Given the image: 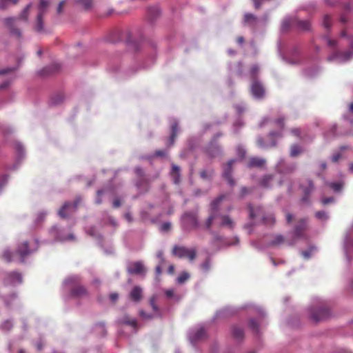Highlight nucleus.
<instances>
[{
	"instance_id": "13d9d810",
	"label": "nucleus",
	"mask_w": 353,
	"mask_h": 353,
	"mask_svg": "<svg viewBox=\"0 0 353 353\" xmlns=\"http://www.w3.org/2000/svg\"><path fill=\"white\" fill-rule=\"evenodd\" d=\"M249 326L256 333L259 332V325L254 319H251L249 321Z\"/></svg>"
},
{
	"instance_id": "423d86ee",
	"label": "nucleus",
	"mask_w": 353,
	"mask_h": 353,
	"mask_svg": "<svg viewBox=\"0 0 353 353\" xmlns=\"http://www.w3.org/2000/svg\"><path fill=\"white\" fill-rule=\"evenodd\" d=\"M172 254L179 259L188 258L190 261H193L196 256V250L195 248L175 245L172 248Z\"/></svg>"
},
{
	"instance_id": "b1692460",
	"label": "nucleus",
	"mask_w": 353,
	"mask_h": 353,
	"mask_svg": "<svg viewBox=\"0 0 353 353\" xmlns=\"http://www.w3.org/2000/svg\"><path fill=\"white\" fill-rule=\"evenodd\" d=\"M229 68L231 72L235 73L239 77H243L245 75L244 67L241 61L235 63H230Z\"/></svg>"
},
{
	"instance_id": "39448f33",
	"label": "nucleus",
	"mask_w": 353,
	"mask_h": 353,
	"mask_svg": "<svg viewBox=\"0 0 353 353\" xmlns=\"http://www.w3.org/2000/svg\"><path fill=\"white\" fill-rule=\"evenodd\" d=\"M181 227L184 230L190 231L198 228L199 221L196 212H186L181 217Z\"/></svg>"
},
{
	"instance_id": "7ed1b4c3",
	"label": "nucleus",
	"mask_w": 353,
	"mask_h": 353,
	"mask_svg": "<svg viewBox=\"0 0 353 353\" xmlns=\"http://www.w3.org/2000/svg\"><path fill=\"white\" fill-rule=\"evenodd\" d=\"M32 6V3H30L21 12L19 17H8L3 19V23L10 30V33L17 37H21V32L19 29L16 28V25L19 20H23L27 21L28 19L29 10Z\"/></svg>"
},
{
	"instance_id": "473e14b6",
	"label": "nucleus",
	"mask_w": 353,
	"mask_h": 353,
	"mask_svg": "<svg viewBox=\"0 0 353 353\" xmlns=\"http://www.w3.org/2000/svg\"><path fill=\"white\" fill-rule=\"evenodd\" d=\"M170 175L172 178L174 183L175 184H178L180 182L181 177L180 168L175 164H172Z\"/></svg>"
},
{
	"instance_id": "dca6fc26",
	"label": "nucleus",
	"mask_w": 353,
	"mask_h": 353,
	"mask_svg": "<svg viewBox=\"0 0 353 353\" xmlns=\"http://www.w3.org/2000/svg\"><path fill=\"white\" fill-rule=\"evenodd\" d=\"M218 226L220 228H226L230 230H233L235 227V222L228 214H220L218 218Z\"/></svg>"
},
{
	"instance_id": "412c9836",
	"label": "nucleus",
	"mask_w": 353,
	"mask_h": 353,
	"mask_svg": "<svg viewBox=\"0 0 353 353\" xmlns=\"http://www.w3.org/2000/svg\"><path fill=\"white\" fill-rule=\"evenodd\" d=\"M179 132V123L176 120H174L173 123L171 124V133L169 139L167 141V147L169 148L174 144L175 139L177 137V133Z\"/></svg>"
},
{
	"instance_id": "774afa93",
	"label": "nucleus",
	"mask_w": 353,
	"mask_h": 353,
	"mask_svg": "<svg viewBox=\"0 0 353 353\" xmlns=\"http://www.w3.org/2000/svg\"><path fill=\"white\" fill-rule=\"evenodd\" d=\"M232 312L230 311L229 308H225L219 312L216 313L217 316H226L228 314H232Z\"/></svg>"
},
{
	"instance_id": "e2e57ef3",
	"label": "nucleus",
	"mask_w": 353,
	"mask_h": 353,
	"mask_svg": "<svg viewBox=\"0 0 353 353\" xmlns=\"http://www.w3.org/2000/svg\"><path fill=\"white\" fill-rule=\"evenodd\" d=\"M323 39L326 41L327 46H330L332 48L335 47L336 45V41L332 40L330 38H328L327 36H325L323 37Z\"/></svg>"
},
{
	"instance_id": "cd10ccee",
	"label": "nucleus",
	"mask_w": 353,
	"mask_h": 353,
	"mask_svg": "<svg viewBox=\"0 0 353 353\" xmlns=\"http://www.w3.org/2000/svg\"><path fill=\"white\" fill-rule=\"evenodd\" d=\"M291 26L294 27V17H287L282 21L281 30L287 32Z\"/></svg>"
},
{
	"instance_id": "0eeeda50",
	"label": "nucleus",
	"mask_w": 353,
	"mask_h": 353,
	"mask_svg": "<svg viewBox=\"0 0 353 353\" xmlns=\"http://www.w3.org/2000/svg\"><path fill=\"white\" fill-rule=\"evenodd\" d=\"M249 209V216L250 218L252 219H254L259 216H262L263 221L265 224H273L275 222V219L274 215L270 214L268 216H263V212L262 208L261 207H257L254 208L252 205H248Z\"/></svg>"
},
{
	"instance_id": "49530a36",
	"label": "nucleus",
	"mask_w": 353,
	"mask_h": 353,
	"mask_svg": "<svg viewBox=\"0 0 353 353\" xmlns=\"http://www.w3.org/2000/svg\"><path fill=\"white\" fill-rule=\"evenodd\" d=\"M76 3L80 4L85 10H90L92 6V0H77Z\"/></svg>"
},
{
	"instance_id": "79ce46f5",
	"label": "nucleus",
	"mask_w": 353,
	"mask_h": 353,
	"mask_svg": "<svg viewBox=\"0 0 353 353\" xmlns=\"http://www.w3.org/2000/svg\"><path fill=\"white\" fill-rule=\"evenodd\" d=\"M326 185L332 188L335 192H339L343 189L344 183L343 181L327 182Z\"/></svg>"
},
{
	"instance_id": "393cba45",
	"label": "nucleus",
	"mask_w": 353,
	"mask_h": 353,
	"mask_svg": "<svg viewBox=\"0 0 353 353\" xmlns=\"http://www.w3.org/2000/svg\"><path fill=\"white\" fill-rule=\"evenodd\" d=\"M310 23L307 20H300L294 17V28L299 31H309L310 30Z\"/></svg>"
},
{
	"instance_id": "ddd939ff",
	"label": "nucleus",
	"mask_w": 353,
	"mask_h": 353,
	"mask_svg": "<svg viewBox=\"0 0 353 353\" xmlns=\"http://www.w3.org/2000/svg\"><path fill=\"white\" fill-rule=\"evenodd\" d=\"M205 336L206 331L202 326L191 330L188 334L189 340L192 345H195L199 341L205 339Z\"/></svg>"
},
{
	"instance_id": "3c124183",
	"label": "nucleus",
	"mask_w": 353,
	"mask_h": 353,
	"mask_svg": "<svg viewBox=\"0 0 353 353\" xmlns=\"http://www.w3.org/2000/svg\"><path fill=\"white\" fill-rule=\"evenodd\" d=\"M211 267V261L210 259H206L205 261L200 265L201 269L203 272H208Z\"/></svg>"
},
{
	"instance_id": "a18cd8bd",
	"label": "nucleus",
	"mask_w": 353,
	"mask_h": 353,
	"mask_svg": "<svg viewBox=\"0 0 353 353\" xmlns=\"http://www.w3.org/2000/svg\"><path fill=\"white\" fill-rule=\"evenodd\" d=\"M303 150L301 147H300L297 144H293L290 148V155L291 157H296L299 156L300 154H301Z\"/></svg>"
},
{
	"instance_id": "37998d69",
	"label": "nucleus",
	"mask_w": 353,
	"mask_h": 353,
	"mask_svg": "<svg viewBox=\"0 0 353 353\" xmlns=\"http://www.w3.org/2000/svg\"><path fill=\"white\" fill-rule=\"evenodd\" d=\"M137 176L139 178L137 185L141 186L143 181H145V173L141 167H137L134 170Z\"/></svg>"
},
{
	"instance_id": "a19ab883",
	"label": "nucleus",
	"mask_w": 353,
	"mask_h": 353,
	"mask_svg": "<svg viewBox=\"0 0 353 353\" xmlns=\"http://www.w3.org/2000/svg\"><path fill=\"white\" fill-rule=\"evenodd\" d=\"M274 179V176L272 174H266L263 176L260 181V185L263 188H269L272 181Z\"/></svg>"
},
{
	"instance_id": "20e7f679",
	"label": "nucleus",
	"mask_w": 353,
	"mask_h": 353,
	"mask_svg": "<svg viewBox=\"0 0 353 353\" xmlns=\"http://www.w3.org/2000/svg\"><path fill=\"white\" fill-rule=\"evenodd\" d=\"M224 198V195H220L211 201L209 208V216L205 221V228L206 230H211L213 222L221 214V203Z\"/></svg>"
},
{
	"instance_id": "864d4df0",
	"label": "nucleus",
	"mask_w": 353,
	"mask_h": 353,
	"mask_svg": "<svg viewBox=\"0 0 353 353\" xmlns=\"http://www.w3.org/2000/svg\"><path fill=\"white\" fill-rule=\"evenodd\" d=\"M316 217L321 221H327L329 218L327 214L325 211H319L315 214Z\"/></svg>"
},
{
	"instance_id": "c9c22d12",
	"label": "nucleus",
	"mask_w": 353,
	"mask_h": 353,
	"mask_svg": "<svg viewBox=\"0 0 353 353\" xmlns=\"http://www.w3.org/2000/svg\"><path fill=\"white\" fill-rule=\"evenodd\" d=\"M232 336L236 340H242L244 337V331L243 328L234 325L232 327Z\"/></svg>"
},
{
	"instance_id": "c03bdc74",
	"label": "nucleus",
	"mask_w": 353,
	"mask_h": 353,
	"mask_svg": "<svg viewBox=\"0 0 353 353\" xmlns=\"http://www.w3.org/2000/svg\"><path fill=\"white\" fill-rule=\"evenodd\" d=\"M337 129H338V127L336 124L333 125L329 132L327 133V137H339V136H343V135H346L347 133H345V132H337Z\"/></svg>"
},
{
	"instance_id": "a878e982",
	"label": "nucleus",
	"mask_w": 353,
	"mask_h": 353,
	"mask_svg": "<svg viewBox=\"0 0 353 353\" xmlns=\"http://www.w3.org/2000/svg\"><path fill=\"white\" fill-rule=\"evenodd\" d=\"M130 299L134 302H139L143 296V290L140 286H134L129 294Z\"/></svg>"
},
{
	"instance_id": "680f3d73",
	"label": "nucleus",
	"mask_w": 353,
	"mask_h": 353,
	"mask_svg": "<svg viewBox=\"0 0 353 353\" xmlns=\"http://www.w3.org/2000/svg\"><path fill=\"white\" fill-rule=\"evenodd\" d=\"M157 258L159 259V264L164 265L165 263V259L163 256V252L162 250H159L157 254Z\"/></svg>"
},
{
	"instance_id": "f257e3e1",
	"label": "nucleus",
	"mask_w": 353,
	"mask_h": 353,
	"mask_svg": "<svg viewBox=\"0 0 353 353\" xmlns=\"http://www.w3.org/2000/svg\"><path fill=\"white\" fill-rule=\"evenodd\" d=\"M284 121L285 118L283 117H281L275 120V123L279 127L280 130L270 132L268 134V141H265L264 139L261 136H259L256 139L257 145L262 149L276 147L277 145L276 139L280 138L283 135L282 131L285 126Z\"/></svg>"
},
{
	"instance_id": "72a5a7b5",
	"label": "nucleus",
	"mask_w": 353,
	"mask_h": 353,
	"mask_svg": "<svg viewBox=\"0 0 353 353\" xmlns=\"http://www.w3.org/2000/svg\"><path fill=\"white\" fill-rule=\"evenodd\" d=\"M43 14H38L37 15L34 30L39 33L44 32V23H43Z\"/></svg>"
},
{
	"instance_id": "58836bf2",
	"label": "nucleus",
	"mask_w": 353,
	"mask_h": 353,
	"mask_svg": "<svg viewBox=\"0 0 353 353\" xmlns=\"http://www.w3.org/2000/svg\"><path fill=\"white\" fill-rule=\"evenodd\" d=\"M18 295L16 292H12L8 295L3 297L5 305L7 307H10L12 303L17 299Z\"/></svg>"
},
{
	"instance_id": "9b49d317",
	"label": "nucleus",
	"mask_w": 353,
	"mask_h": 353,
	"mask_svg": "<svg viewBox=\"0 0 353 353\" xmlns=\"http://www.w3.org/2000/svg\"><path fill=\"white\" fill-rule=\"evenodd\" d=\"M22 281L21 274L16 271L6 272L3 279V283L5 285H14L21 283Z\"/></svg>"
},
{
	"instance_id": "4d7b16f0",
	"label": "nucleus",
	"mask_w": 353,
	"mask_h": 353,
	"mask_svg": "<svg viewBox=\"0 0 353 353\" xmlns=\"http://www.w3.org/2000/svg\"><path fill=\"white\" fill-rule=\"evenodd\" d=\"M139 315L143 320H151L154 317V314H148L143 310L139 311Z\"/></svg>"
},
{
	"instance_id": "9d476101",
	"label": "nucleus",
	"mask_w": 353,
	"mask_h": 353,
	"mask_svg": "<svg viewBox=\"0 0 353 353\" xmlns=\"http://www.w3.org/2000/svg\"><path fill=\"white\" fill-rule=\"evenodd\" d=\"M126 270L130 275L145 276L147 272L143 263L141 261L128 263Z\"/></svg>"
},
{
	"instance_id": "09e8293b",
	"label": "nucleus",
	"mask_w": 353,
	"mask_h": 353,
	"mask_svg": "<svg viewBox=\"0 0 353 353\" xmlns=\"http://www.w3.org/2000/svg\"><path fill=\"white\" fill-rule=\"evenodd\" d=\"M190 278V274L187 272H182L177 278L176 282L179 284L184 283Z\"/></svg>"
},
{
	"instance_id": "6ab92c4d",
	"label": "nucleus",
	"mask_w": 353,
	"mask_h": 353,
	"mask_svg": "<svg viewBox=\"0 0 353 353\" xmlns=\"http://www.w3.org/2000/svg\"><path fill=\"white\" fill-rule=\"evenodd\" d=\"M16 253L20 256V261L23 263L25 258L32 253L28 246V242L24 241L21 244L19 245Z\"/></svg>"
},
{
	"instance_id": "8fccbe9b",
	"label": "nucleus",
	"mask_w": 353,
	"mask_h": 353,
	"mask_svg": "<svg viewBox=\"0 0 353 353\" xmlns=\"http://www.w3.org/2000/svg\"><path fill=\"white\" fill-rule=\"evenodd\" d=\"M323 26L326 29H330L332 26V19L330 15L325 14L323 19Z\"/></svg>"
},
{
	"instance_id": "603ef678",
	"label": "nucleus",
	"mask_w": 353,
	"mask_h": 353,
	"mask_svg": "<svg viewBox=\"0 0 353 353\" xmlns=\"http://www.w3.org/2000/svg\"><path fill=\"white\" fill-rule=\"evenodd\" d=\"M284 241V237L281 235H276L274 239L270 242L271 245H278L283 243Z\"/></svg>"
},
{
	"instance_id": "4be33fe9",
	"label": "nucleus",
	"mask_w": 353,
	"mask_h": 353,
	"mask_svg": "<svg viewBox=\"0 0 353 353\" xmlns=\"http://www.w3.org/2000/svg\"><path fill=\"white\" fill-rule=\"evenodd\" d=\"M301 188L303 191L304 196L302 199L303 201H307L310 194L314 190V185L312 180H307L306 184H301Z\"/></svg>"
},
{
	"instance_id": "2f4dec72",
	"label": "nucleus",
	"mask_w": 353,
	"mask_h": 353,
	"mask_svg": "<svg viewBox=\"0 0 353 353\" xmlns=\"http://www.w3.org/2000/svg\"><path fill=\"white\" fill-rule=\"evenodd\" d=\"M60 67V65L58 63H52V65H48L44 68L43 70H41L40 74L41 75H48L53 74L57 72L59 70Z\"/></svg>"
},
{
	"instance_id": "4468645a",
	"label": "nucleus",
	"mask_w": 353,
	"mask_h": 353,
	"mask_svg": "<svg viewBox=\"0 0 353 353\" xmlns=\"http://www.w3.org/2000/svg\"><path fill=\"white\" fill-rule=\"evenodd\" d=\"M81 199L77 198L72 204L70 202H65L59 210V215L61 218H66L68 216V212L75 211Z\"/></svg>"
},
{
	"instance_id": "de8ad7c7",
	"label": "nucleus",
	"mask_w": 353,
	"mask_h": 353,
	"mask_svg": "<svg viewBox=\"0 0 353 353\" xmlns=\"http://www.w3.org/2000/svg\"><path fill=\"white\" fill-rule=\"evenodd\" d=\"M278 165H287V163H285L284 159H281L278 163ZM296 169V163H289V164H288V166L286 168V172H293Z\"/></svg>"
},
{
	"instance_id": "e433bc0d",
	"label": "nucleus",
	"mask_w": 353,
	"mask_h": 353,
	"mask_svg": "<svg viewBox=\"0 0 353 353\" xmlns=\"http://www.w3.org/2000/svg\"><path fill=\"white\" fill-rule=\"evenodd\" d=\"M148 17L150 21H153L160 15V10L157 6L150 7L148 10Z\"/></svg>"
},
{
	"instance_id": "c756f323",
	"label": "nucleus",
	"mask_w": 353,
	"mask_h": 353,
	"mask_svg": "<svg viewBox=\"0 0 353 353\" xmlns=\"http://www.w3.org/2000/svg\"><path fill=\"white\" fill-rule=\"evenodd\" d=\"M266 161L264 159L252 157L248 164L249 168H261L265 165Z\"/></svg>"
},
{
	"instance_id": "4c0bfd02",
	"label": "nucleus",
	"mask_w": 353,
	"mask_h": 353,
	"mask_svg": "<svg viewBox=\"0 0 353 353\" xmlns=\"http://www.w3.org/2000/svg\"><path fill=\"white\" fill-rule=\"evenodd\" d=\"M260 72V68L257 64H254L251 66L249 71V76L252 81L255 79H259V75Z\"/></svg>"
},
{
	"instance_id": "6e6d98bb",
	"label": "nucleus",
	"mask_w": 353,
	"mask_h": 353,
	"mask_svg": "<svg viewBox=\"0 0 353 353\" xmlns=\"http://www.w3.org/2000/svg\"><path fill=\"white\" fill-rule=\"evenodd\" d=\"M157 298L155 296H153L150 299V305L152 307V310L155 312H159V308L158 305L156 304Z\"/></svg>"
},
{
	"instance_id": "6e6552de",
	"label": "nucleus",
	"mask_w": 353,
	"mask_h": 353,
	"mask_svg": "<svg viewBox=\"0 0 353 353\" xmlns=\"http://www.w3.org/2000/svg\"><path fill=\"white\" fill-rule=\"evenodd\" d=\"M330 316V309L325 306L319 307L316 309L312 308L310 310V319L315 322L325 320Z\"/></svg>"
},
{
	"instance_id": "052dcab7",
	"label": "nucleus",
	"mask_w": 353,
	"mask_h": 353,
	"mask_svg": "<svg viewBox=\"0 0 353 353\" xmlns=\"http://www.w3.org/2000/svg\"><path fill=\"white\" fill-rule=\"evenodd\" d=\"M3 257L7 262L12 261V252L8 250H6L3 252Z\"/></svg>"
},
{
	"instance_id": "0e129e2a",
	"label": "nucleus",
	"mask_w": 353,
	"mask_h": 353,
	"mask_svg": "<svg viewBox=\"0 0 353 353\" xmlns=\"http://www.w3.org/2000/svg\"><path fill=\"white\" fill-rule=\"evenodd\" d=\"M170 228L171 223L170 222H165L161 225L160 229L162 232H167L170 229Z\"/></svg>"
},
{
	"instance_id": "c85d7f7f",
	"label": "nucleus",
	"mask_w": 353,
	"mask_h": 353,
	"mask_svg": "<svg viewBox=\"0 0 353 353\" xmlns=\"http://www.w3.org/2000/svg\"><path fill=\"white\" fill-rule=\"evenodd\" d=\"M214 175V170L212 168H208L200 172V177L205 181H211Z\"/></svg>"
},
{
	"instance_id": "a211bd4d",
	"label": "nucleus",
	"mask_w": 353,
	"mask_h": 353,
	"mask_svg": "<svg viewBox=\"0 0 353 353\" xmlns=\"http://www.w3.org/2000/svg\"><path fill=\"white\" fill-rule=\"evenodd\" d=\"M49 232L51 236L56 241H65L74 239V236L72 234H69L68 236H63L61 234V231L56 225L52 227Z\"/></svg>"
},
{
	"instance_id": "f8f14e48",
	"label": "nucleus",
	"mask_w": 353,
	"mask_h": 353,
	"mask_svg": "<svg viewBox=\"0 0 353 353\" xmlns=\"http://www.w3.org/2000/svg\"><path fill=\"white\" fill-rule=\"evenodd\" d=\"M236 162L235 159L230 160L225 165H223V177L228 181L230 186L235 185V181L232 178V165Z\"/></svg>"
},
{
	"instance_id": "5fc2aeb1",
	"label": "nucleus",
	"mask_w": 353,
	"mask_h": 353,
	"mask_svg": "<svg viewBox=\"0 0 353 353\" xmlns=\"http://www.w3.org/2000/svg\"><path fill=\"white\" fill-rule=\"evenodd\" d=\"M63 101V96L58 94L57 96L53 97L51 99L50 103H51V104L56 105L60 104Z\"/></svg>"
},
{
	"instance_id": "1a4fd4ad",
	"label": "nucleus",
	"mask_w": 353,
	"mask_h": 353,
	"mask_svg": "<svg viewBox=\"0 0 353 353\" xmlns=\"http://www.w3.org/2000/svg\"><path fill=\"white\" fill-rule=\"evenodd\" d=\"M250 92L252 97L256 99H262L265 95V88L259 79L252 81L250 85Z\"/></svg>"
},
{
	"instance_id": "f3484780",
	"label": "nucleus",
	"mask_w": 353,
	"mask_h": 353,
	"mask_svg": "<svg viewBox=\"0 0 353 353\" xmlns=\"http://www.w3.org/2000/svg\"><path fill=\"white\" fill-rule=\"evenodd\" d=\"M353 57V52L347 51L345 52H337L327 57L329 61H335L338 63H343L349 61Z\"/></svg>"
},
{
	"instance_id": "5701e85b",
	"label": "nucleus",
	"mask_w": 353,
	"mask_h": 353,
	"mask_svg": "<svg viewBox=\"0 0 353 353\" xmlns=\"http://www.w3.org/2000/svg\"><path fill=\"white\" fill-rule=\"evenodd\" d=\"M221 152V147L215 142L212 141L206 148V152L210 157L214 158Z\"/></svg>"
},
{
	"instance_id": "bf43d9fd",
	"label": "nucleus",
	"mask_w": 353,
	"mask_h": 353,
	"mask_svg": "<svg viewBox=\"0 0 353 353\" xmlns=\"http://www.w3.org/2000/svg\"><path fill=\"white\" fill-rule=\"evenodd\" d=\"M9 1L12 2V4H16L18 2L17 0H0V9L7 8Z\"/></svg>"
},
{
	"instance_id": "338daca9",
	"label": "nucleus",
	"mask_w": 353,
	"mask_h": 353,
	"mask_svg": "<svg viewBox=\"0 0 353 353\" xmlns=\"http://www.w3.org/2000/svg\"><path fill=\"white\" fill-rule=\"evenodd\" d=\"M246 151L242 147H238L236 149V154L239 157L243 158L245 156Z\"/></svg>"
},
{
	"instance_id": "aec40b11",
	"label": "nucleus",
	"mask_w": 353,
	"mask_h": 353,
	"mask_svg": "<svg viewBox=\"0 0 353 353\" xmlns=\"http://www.w3.org/2000/svg\"><path fill=\"white\" fill-rule=\"evenodd\" d=\"M307 219H301L294 228V234L296 238H303L304 232L307 228Z\"/></svg>"
},
{
	"instance_id": "7c9ffc66",
	"label": "nucleus",
	"mask_w": 353,
	"mask_h": 353,
	"mask_svg": "<svg viewBox=\"0 0 353 353\" xmlns=\"http://www.w3.org/2000/svg\"><path fill=\"white\" fill-rule=\"evenodd\" d=\"M244 22L250 27L255 28L258 23V19L252 14L246 13L244 15Z\"/></svg>"
},
{
	"instance_id": "ea45409f",
	"label": "nucleus",
	"mask_w": 353,
	"mask_h": 353,
	"mask_svg": "<svg viewBox=\"0 0 353 353\" xmlns=\"http://www.w3.org/2000/svg\"><path fill=\"white\" fill-rule=\"evenodd\" d=\"M14 324L12 320L7 319L0 324V330L3 332H9L13 327Z\"/></svg>"
},
{
	"instance_id": "f704fd0d",
	"label": "nucleus",
	"mask_w": 353,
	"mask_h": 353,
	"mask_svg": "<svg viewBox=\"0 0 353 353\" xmlns=\"http://www.w3.org/2000/svg\"><path fill=\"white\" fill-rule=\"evenodd\" d=\"M50 6V1L49 0H39V3L37 6L38 14L44 15Z\"/></svg>"
},
{
	"instance_id": "69168bd1",
	"label": "nucleus",
	"mask_w": 353,
	"mask_h": 353,
	"mask_svg": "<svg viewBox=\"0 0 353 353\" xmlns=\"http://www.w3.org/2000/svg\"><path fill=\"white\" fill-rule=\"evenodd\" d=\"M104 193V191L103 190H99L97 192V199H96V203L97 204H101L102 203V199H101V196Z\"/></svg>"
},
{
	"instance_id": "f03ea898",
	"label": "nucleus",
	"mask_w": 353,
	"mask_h": 353,
	"mask_svg": "<svg viewBox=\"0 0 353 353\" xmlns=\"http://www.w3.org/2000/svg\"><path fill=\"white\" fill-rule=\"evenodd\" d=\"M64 284L70 288V295L72 297L81 299L89 296L87 288L81 284L80 277L72 276L66 279Z\"/></svg>"
},
{
	"instance_id": "2eb2a0df",
	"label": "nucleus",
	"mask_w": 353,
	"mask_h": 353,
	"mask_svg": "<svg viewBox=\"0 0 353 353\" xmlns=\"http://www.w3.org/2000/svg\"><path fill=\"white\" fill-rule=\"evenodd\" d=\"M81 199L77 198L72 204L70 202H65L59 210V215L61 218H66L68 216V212L75 211Z\"/></svg>"
},
{
	"instance_id": "bb28decb",
	"label": "nucleus",
	"mask_w": 353,
	"mask_h": 353,
	"mask_svg": "<svg viewBox=\"0 0 353 353\" xmlns=\"http://www.w3.org/2000/svg\"><path fill=\"white\" fill-rule=\"evenodd\" d=\"M117 323L119 325H128L133 327L137 326V321L135 319H132L129 315L125 314L123 316L118 319Z\"/></svg>"
}]
</instances>
